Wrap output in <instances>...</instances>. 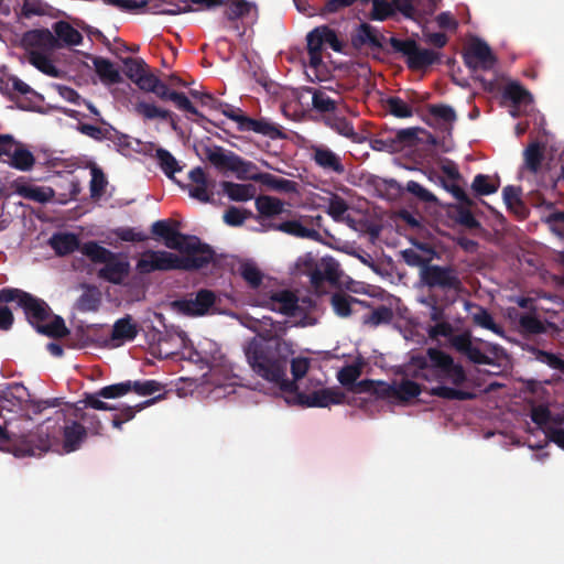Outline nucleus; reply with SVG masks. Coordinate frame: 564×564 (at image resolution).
Masks as SVG:
<instances>
[{"mask_svg": "<svg viewBox=\"0 0 564 564\" xmlns=\"http://www.w3.org/2000/svg\"><path fill=\"white\" fill-rule=\"evenodd\" d=\"M0 301H17L19 306L23 308L28 322L42 335L61 338L68 334L65 322L61 316L54 315L53 319L48 322L52 311L45 301L23 290L13 288L2 289L0 290Z\"/></svg>", "mask_w": 564, "mask_h": 564, "instance_id": "nucleus-4", "label": "nucleus"}, {"mask_svg": "<svg viewBox=\"0 0 564 564\" xmlns=\"http://www.w3.org/2000/svg\"><path fill=\"white\" fill-rule=\"evenodd\" d=\"M53 30L58 42L62 41L65 45H79L83 41V35L66 21L55 22Z\"/></svg>", "mask_w": 564, "mask_h": 564, "instance_id": "nucleus-38", "label": "nucleus"}, {"mask_svg": "<svg viewBox=\"0 0 564 564\" xmlns=\"http://www.w3.org/2000/svg\"><path fill=\"white\" fill-rule=\"evenodd\" d=\"M224 193L234 202H247L254 197L256 187L252 184H238L229 181L220 183Z\"/></svg>", "mask_w": 564, "mask_h": 564, "instance_id": "nucleus-33", "label": "nucleus"}, {"mask_svg": "<svg viewBox=\"0 0 564 564\" xmlns=\"http://www.w3.org/2000/svg\"><path fill=\"white\" fill-rule=\"evenodd\" d=\"M423 129L417 127L400 129L393 132L395 143L400 145V151L406 147H413L416 144L419 137Z\"/></svg>", "mask_w": 564, "mask_h": 564, "instance_id": "nucleus-53", "label": "nucleus"}, {"mask_svg": "<svg viewBox=\"0 0 564 564\" xmlns=\"http://www.w3.org/2000/svg\"><path fill=\"white\" fill-rule=\"evenodd\" d=\"M383 40L386 37L379 34L378 30L369 23H361L351 36V43L356 48L369 45L371 48L380 50L383 48Z\"/></svg>", "mask_w": 564, "mask_h": 564, "instance_id": "nucleus-25", "label": "nucleus"}, {"mask_svg": "<svg viewBox=\"0 0 564 564\" xmlns=\"http://www.w3.org/2000/svg\"><path fill=\"white\" fill-rule=\"evenodd\" d=\"M196 259H181V257L164 250H147L135 264V270L140 274H150L154 271L172 270H198L202 269V262Z\"/></svg>", "mask_w": 564, "mask_h": 564, "instance_id": "nucleus-7", "label": "nucleus"}, {"mask_svg": "<svg viewBox=\"0 0 564 564\" xmlns=\"http://www.w3.org/2000/svg\"><path fill=\"white\" fill-rule=\"evenodd\" d=\"M451 345L476 365H491L492 360L478 346L474 345L468 333L458 334L451 339Z\"/></svg>", "mask_w": 564, "mask_h": 564, "instance_id": "nucleus-21", "label": "nucleus"}, {"mask_svg": "<svg viewBox=\"0 0 564 564\" xmlns=\"http://www.w3.org/2000/svg\"><path fill=\"white\" fill-rule=\"evenodd\" d=\"M370 145L375 151H384L388 153L400 152V145L395 143L393 132L382 134L379 138L371 140Z\"/></svg>", "mask_w": 564, "mask_h": 564, "instance_id": "nucleus-63", "label": "nucleus"}, {"mask_svg": "<svg viewBox=\"0 0 564 564\" xmlns=\"http://www.w3.org/2000/svg\"><path fill=\"white\" fill-rule=\"evenodd\" d=\"M360 304L366 305V302L360 301L347 293L336 292L330 297V304L334 312L340 317H348L351 314V305Z\"/></svg>", "mask_w": 564, "mask_h": 564, "instance_id": "nucleus-40", "label": "nucleus"}, {"mask_svg": "<svg viewBox=\"0 0 564 564\" xmlns=\"http://www.w3.org/2000/svg\"><path fill=\"white\" fill-rule=\"evenodd\" d=\"M427 117H423V120L429 126L434 124H453L457 115L454 108L445 104H430L426 106Z\"/></svg>", "mask_w": 564, "mask_h": 564, "instance_id": "nucleus-28", "label": "nucleus"}, {"mask_svg": "<svg viewBox=\"0 0 564 564\" xmlns=\"http://www.w3.org/2000/svg\"><path fill=\"white\" fill-rule=\"evenodd\" d=\"M306 91L312 94V107L315 111L325 115H332L337 111L341 97L338 91L329 87H307Z\"/></svg>", "mask_w": 564, "mask_h": 564, "instance_id": "nucleus-19", "label": "nucleus"}, {"mask_svg": "<svg viewBox=\"0 0 564 564\" xmlns=\"http://www.w3.org/2000/svg\"><path fill=\"white\" fill-rule=\"evenodd\" d=\"M223 18L231 28L239 30L237 22L248 18L257 8L247 0H224Z\"/></svg>", "mask_w": 564, "mask_h": 564, "instance_id": "nucleus-24", "label": "nucleus"}, {"mask_svg": "<svg viewBox=\"0 0 564 564\" xmlns=\"http://www.w3.org/2000/svg\"><path fill=\"white\" fill-rule=\"evenodd\" d=\"M361 364L347 365L337 372V380L343 387L349 390L355 381H357V379L361 376Z\"/></svg>", "mask_w": 564, "mask_h": 564, "instance_id": "nucleus-51", "label": "nucleus"}, {"mask_svg": "<svg viewBox=\"0 0 564 564\" xmlns=\"http://www.w3.org/2000/svg\"><path fill=\"white\" fill-rule=\"evenodd\" d=\"M388 111L395 118H410L413 116V110L403 99L398 96H390L386 100Z\"/></svg>", "mask_w": 564, "mask_h": 564, "instance_id": "nucleus-52", "label": "nucleus"}, {"mask_svg": "<svg viewBox=\"0 0 564 564\" xmlns=\"http://www.w3.org/2000/svg\"><path fill=\"white\" fill-rule=\"evenodd\" d=\"M72 405L74 408V411L76 412V416L79 417L80 421L86 424L85 427L88 434L101 435L104 426L99 416L95 413H88L83 411V408L78 406L77 404Z\"/></svg>", "mask_w": 564, "mask_h": 564, "instance_id": "nucleus-46", "label": "nucleus"}, {"mask_svg": "<svg viewBox=\"0 0 564 564\" xmlns=\"http://www.w3.org/2000/svg\"><path fill=\"white\" fill-rule=\"evenodd\" d=\"M502 98L511 101L514 107L528 105L532 101L530 91L517 82H511L506 85L502 91Z\"/></svg>", "mask_w": 564, "mask_h": 564, "instance_id": "nucleus-41", "label": "nucleus"}, {"mask_svg": "<svg viewBox=\"0 0 564 564\" xmlns=\"http://www.w3.org/2000/svg\"><path fill=\"white\" fill-rule=\"evenodd\" d=\"M139 333L137 323L133 322L130 315H126L115 322L111 339L120 341H132Z\"/></svg>", "mask_w": 564, "mask_h": 564, "instance_id": "nucleus-31", "label": "nucleus"}, {"mask_svg": "<svg viewBox=\"0 0 564 564\" xmlns=\"http://www.w3.org/2000/svg\"><path fill=\"white\" fill-rule=\"evenodd\" d=\"M543 160V152L539 143H531L524 151V162L531 172H538Z\"/></svg>", "mask_w": 564, "mask_h": 564, "instance_id": "nucleus-58", "label": "nucleus"}, {"mask_svg": "<svg viewBox=\"0 0 564 564\" xmlns=\"http://www.w3.org/2000/svg\"><path fill=\"white\" fill-rule=\"evenodd\" d=\"M164 245L169 249L185 253L181 259H196L197 263L200 261L202 269L214 260L215 251L209 245L203 243L196 236L184 235L175 228L164 239Z\"/></svg>", "mask_w": 564, "mask_h": 564, "instance_id": "nucleus-9", "label": "nucleus"}, {"mask_svg": "<svg viewBox=\"0 0 564 564\" xmlns=\"http://www.w3.org/2000/svg\"><path fill=\"white\" fill-rule=\"evenodd\" d=\"M499 177L492 178L487 174H477L471 183V189L477 196L494 194L499 189Z\"/></svg>", "mask_w": 564, "mask_h": 564, "instance_id": "nucleus-43", "label": "nucleus"}, {"mask_svg": "<svg viewBox=\"0 0 564 564\" xmlns=\"http://www.w3.org/2000/svg\"><path fill=\"white\" fill-rule=\"evenodd\" d=\"M421 303L429 310V316L432 322H441L445 319V310L454 303H446L444 296L430 292L425 297L421 300Z\"/></svg>", "mask_w": 564, "mask_h": 564, "instance_id": "nucleus-36", "label": "nucleus"}, {"mask_svg": "<svg viewBox=\"0 0 564 564\" xmlns=\"http://www.w3.org/2000/svg\"><path fill=\"white\" fill-rule=\"evenodd\" d=\"M256 208L261 216L270 218L283 213L284 205L279 198L272 196H259L256 199Z\"/></svg>", "mask_w": 564, "mask_h": 564, "instance_id": "nucleus-44", "label": "nucleus"}, {"mask_svg": "<svg viewBox=\"0 0 564 564\" xmlns=\"http://www.w3.org/2000/svg\"><path fill=\"white\" fill-rule=\"evenodd\" d=\"M100 398L102 397L98 394V391L94 393H85L84 399L78 401L76 404L83 408V410L86 408H91L99 411H112L116 409L113 405L101 401Z\"/></svg>", "mask_w": 564, "mask_h": 564, "instance_id": "nucleus-62", "label": "nucleus"}, {"mask_svg": "<svg viewBox=\"0 0 564 564\" xmlns=\"http://www.w3.org/2000/svg\"><path fill=\"white\" fill-rule=\"evenodd\" d=\"M290 393L295 394V403L303 408H327L330 404H341L345 401V393L338 388H323L312 393H304L296 390Z\"/></svg>", "mask_w": 564, "mask_h": 564, "instance_id": "nucleus-15", "label": "nucleus"}, {"mask_svg": "<svg viewBox=\"0 0 564 564\" xmlns=\"http://www.w3.org/2000/svg\"><path fill=\"white\" fill-rule=\"evenodd\" d=\"M77 130L84 134L87 135L96 141H102L107 139H111V134H115L112 130L109 128H100L97 126H93L89 123H79L77 127Z\"/></svg>", "mask_w": 564, "mask_h": 564, "instance_id": "nucleus-61", "label": "nucleus"}, {"mask_svg": "<svg viewBox=\"0 0 564 564\" xmlns=\"http://www.w3.org/2000/svg\"><path fill=\"white\" fill-rule=\"evenodd\" d=\"M308 64L318 68L323 63V48L328 45L335 52H341L343 44L336 32L327 25H321L308 32L306 36Z\"/></svg>", "mask_w": 564, "mask_h": 564, "instance_id": "nucleus-10", "label": "nucleus"}, {"mask_svg": "<svg viewBox=\"0 0 564 564\" xmlns=\"http://www.w3.org/2000/svg\"><path fill=\"white\" fill-rule=\"evenodd\" d=\"M123 65H124V74L134 84L138 80V77H141L148 70V65L141 58H132V57L124 58Z\"/></svg>", "mask_w": 564, "mask_h": 564, "instance_id": "nucleus-56", "label": "nucleus"}, {"mask_svg": "<svg viewBox=\"0 0 564 564\" xmlns=\"http://www.w3.org/2000/svg\"><path fill=\"white\" fill-rule=\"evenodd\" d=\"M522 189L519 186L508 185L502 191L503 202L507 208L514 214L524 217L525 206L521 199Z\"/></svg>", "mask_w": 564, "mask_h": 564, "instance_id": "nucleus-42", "label": "nucleus"}, {"mask_svg": "<svg viewBox=\"0 0 564 564\" xmlns=\"http://www.w3.org/2000/svg\"><path fill=\"white\" fill-rule=\"evenodd\" d=\"M311 158L324 172L341 175L346 171L340 155L326 145H312Z\"/></svg>", "mask_w": 564, "mask_h": 564, "instance_id": "nucleus-18", "label": "nucleus"}, {"mask_svg": "<svg viewBox=\"0 0 564 564\" xmlns=\"http://www.w3.org/2000/svg\"><path fill=\"white\" fill-rule=\"evenodd\" d=\"M271 227L275 230L285 232L297 238L318 240L321 237L318 231H316L315 229L304 227L301 224V221L295 219L282 221L280 224H274Z\"/></svg>", "mask_w": 564, "mask_h": 564, "instance_id": "nucleus-32", "label": "nucleus"}, {"mask_svg": "<svg viewBox=\"0 0 564 564\" xmlns=\"http://www.w3.org/2000/svg\"><path fill=\"white\" fill-rule=\"evenodd\" d=\"M151 11L158 14L175 15L192 11L188 0H153Z\"/></svg>", "mask_w": 564, "mask_h": 564, "instance_id": "nucleus-37", "label": "nucleus"}, {"mask_svg": "<svg viewBox=\"0 0 564 564\" xmlns=\"http://www.w3.org/2000/svg\"><path fill=\"white\" fill-rule=\"evenodd\" d=\"M29 61L34 67L46 75L56 77L58 74L55 65L43 52L35 50L31 51L29 54Z\"/></svg>", "mask_w": 564, "mask_h": 564, "instance_id": "nucleus-49", "label": "nucleus"}, {"mask_svg": "<svg viewBox=\"0 0 564 564\" xmlns=\"http://www.w3.org/2000/svg\"><path fill=\"white\" fill-rule=\"evenodd\" d=\"M381 387V395L397 399L401 402H408L422 392L421 386L410 379H401L399 382L388 384L386 382H379Z\"/></svg>", "mask_w": 564, "mask_h": 564, "instance_id": "nucleus-20", "label": "nucleus"}, {"mask_svg": "<svg viewBox=\"0 0 564 564\" xmlns=\"http://www.w3.org/2000/svg\"><path fill=\"white\" fill-rule=\"evenodd\" d=\"M303 264L302 273L310 275L311 283L318 289L324 282L336 284L340 278L339 264L333 258H324L316 263L312 257L300 259L299 265Z\"/></svg>", "mask_w": 564, "mask_h": 564, "instance_id": "nucleus-11", "label": "nucleus"}, {"mask_svg": "<svg viewBox=\"0 0 564 564\" xmlns=\"http://www.w3.org/2000/svg\"><path fill=\"white\" fill-rule=\"evenodd\" d=\"M241 278L249 284L250 288L256 289L262 283L263 274L259 268L251 262H245L239 268Z\"/></svg>", "mask_w": 564, "mask_h": 564, "instance_id": "nucleus-55", "label": "nucleus"}, {"mask_svg": "<svg viewBox=\"0 0 564 564\" xmlns=\"http://www.w3.org/2000/svg\"><path fill=\"white\" fill-rule=\"evenodd\" d=\"M288 328V321H273L264 316L259 329L262 340L252 339L245 349L252 371L279 386L283 392L296 390V384L286 378L288 364L295 352L293 343L283 338Z\"/></svg>", "mask_w": 564, "mask_h": 564, "instance_id": "nucleus-1", "label": "nucleus"}, {"mask_svg": "<svg viewBox=\"0 0 564 564\" xmlns=\"http://www.w3.org/2000/svg\"><path fill=\"white\" fill-rule=\"evenodd\" d=\"M101 303V292L95 285H84V292L77 299L76 308L80 312H96Z\"/></svg>", "mask_w": 564, "mask_h": 564, "instance_id": "nucleus-35", "label": "nucleus"}, {"mask_svg": "<svg viewBox=\"0 0 564 564\" xmlns=\"http://www.w3.org/2000/svg\"><path fill=\"white\" fill-rule=\"evenodd\" d=\"M205 155L216 169L234 172L239 178H243L253 166L251 162L234 152L225 151L221 147L206 148Z\"/></svg>", "mask_w": 564, "mask_h": 564, "instance_id": "nucleus-13", "label": "nucleus"}, {"mask_svg": "<svg viewBox=\"0 0 564 564\" xmlns=\"http://www.w3.org/2000/svg\"><path fill=\"white\" fill-rule=\"evenodd\" d=\"M471 207L473 206H466L463 204L457 205L453 209L452 217L457 224L468 229H477L480 227V223L475 218V216L470 212Z\"/></svg>", "mask_w": 564, "mask_h": 564, "instance_id": "nucleus-48", "label": "nucleus"}, {"mask_svg": "<svg viewBox=\"0 0 564 564\" xmlns=\"http://www.w3.org/2000/svg\"><path fill=\"white\" fill-rule=\"evenodd\" d=\"M269 301L272 310L288 316H294L299 310V297L290 290L272 292Z\"/></svg>", "mask_w": 564, "mask_h": 564, "instance_id": "nucleus-26", "label": "nucleus"}, {"mask_svg": "<svg viewBox=\"0 0 564 564\" xmlns=\"http://www.w3.org/2000/svg\"><path fill=\"white\" fill-rule=\"evenodd\" d=\"M130 392V380L102 387L98 390V394L104 399H116L123 397Z\"/></svg>", "mask_w": 564, "mask_h": 564, "instance_id": "nucleus-64", "label": "nucleus"}, {"mask_svg": "<svg viewBox=\"0 0 564 564\" xmlns=\"http://www.w3.org/2000/svg\"><path fill=\"white\" fill-rule=\"evenodd\" d=\"M155 156L159 161L161 170L169 178H173L174 174L182 170L176 159L167 150L159 148L156 150Z\"/></svg>", "mask_w": 564, "mask_h": 564, "instance_id": "nucleus-47", "label": "nucleus"}, {"mask_svg": "<svg viewBox=\"0 0 564 564\" xmlns=\"http://www.w3.org/2000/svg\"><path fill=\"white\" fill-rule=\"evenodd\" d=\"M153 94L163 101H173L178 110L195 116V122H210L209 119H207L200 111L197 110V108L193 106L184 93L171 90L167 84L163 83L161 79L158 83Z\"/></svg>", "mask_w": 564, "mask_h": 564, "instance_id": "nucleus-16", "label": "nucleus"}, {"mask_svg": "<svg viewBox=\"0 0 564 564\" xmlns=\"http://www.w3.org/2000/svg\"><path fill=\"white\" fill-rule=\"evenodd\" d=\"M420 280L431 292L441 291L446 303H455L465 290L460 272L453 264L426 265L420 271Z\"/></svg>", "mask_w": 564, "mask_h": 564, "instance_id": "nucleus-5", "label": "nucleus"}, {"mask_svg": "<svg viewBox=\"0 0 564 564\" xmlns=\"http://www.w3.org/2000/svg\"><path fill=\"white\" fill-rule=\"evenodd\" d=\"M3 162L8 163L13 169L25 172L33 169L35 158L30 150L15 140L14 145H12L7 155V160H3Z\"/></svg>", "mask_w": 564, "mask_h": 564, "instance_id": "nucleus-27", "label": "nucleus"}, {"mask_svg": "<svg viewBox=\"0 0 564 564\" xmlns=\"http://www.w3.org/2000/svg\"><path fill=\"white\" fill-rule=\"evenodd\" d=\"M394 14V8L391 2L387 0H372V10L369 13V19L375 21H384Z\"/></svg>", "mask_w": 564, "mask_h": 564, "instance_id": "nucleus-57", "label": "nucleus"}, {"mask_svg": "<svg viewBox=\"0 0 564 564\" xmlns=\"http://www.w3.org/2000/svg\"><path fill=\"white\" fill-rule=\"evenodd\" d=\"M463 61L471 72L490 70L495 67L497 57L485 41L475 39L463 52Z\"/></svg>", "mask_w": 564, "mask_h": 564, "instance_id": "nucleus-14", "label": "nucleus"}, {"mask_svg": "<svg viewBox=\"0 0 564 564\" xmlns=\"http://www.w3.org/2000/svg\"><path fill=\"white\" fill-rule=\"evenodd\" d=\"M216 303V294L208 289H200L186 297L173 301L172 306L178 313L186 316H203Z\"/></svg>", "mask_w": 564, "mask_h": 564, "instance_id": "nucleus-12", "label": "nucleus"}, {"mask_svg": "<svg viewBox=\"0 0 564 564\" xmlns=\"http://www.w3.org/2000/svg\"><path fill=\"white\" fill-rule=\"evenodd\" d=\"M347 202L337 194H332L328 198L327 214L335 220H343L344 214L348 210Z\"/></svg>", "mask_w": 564, "mask_h": 564, "instance_id": "nucleus-60", "label": "nucleus"}, {"mask_svg": "<svg viewBox=\"0 0 564 564\" xmlns=\"http://www.w3.org/2000/svg\"><path fill=\"white\" fill-rule=\"evenodd\" d=\"M473 322L485 328L494 332L497 335H502L503 329L500 325L496 324L491 314L484 307H478V311L473 314Z\"/></svg>", "mask_w": 564, "mask_h": 564, "instance_id": "nucleus-54", "label": "nucleus"}, {"mask_svg": "<svg viewBox=\"0 0 564 564\" xmlns=\"http://www.w3.org/2000/svg\"><path fill=\"white\" fill-rule=\"evenodd\" d=\"M95 70L100 80L106 85L119 84L122 80L120 72L115 67L113 63L107 58L96 56L93 58Z\"/></svg>", "mask_w": 564, "mask_h": 564, "instance_id": "nucleus-30", "label": "nucleus"}, {"mask_svg": "<svg viewBox=\"0 0 564 564\" xmlns=\"http://www.w3.org/2000/svg\"><path fill=\"white\" fill-rule=\"evenodd\" d=\"M48 243L59 257L68 256L80 247L79 238L73 232H56Z\"/></svg>", "mask_w": 564, "mask_h": 564, "instance_id": "nucleus-29", "label": "nucleus"}, {"mask_svg": "<svg viewBox=\"0 0 564 564\" xmlns=\"http://www.w3.org/2000/svg\"><path fill=\"white\" fill-rule=\"evenodd\" d=\"M253 180L260 181L262 184L269 186L272 189L291 193L295 191L296 183L294 181L278 177L270 173H262L258 176H254Z\"/></svg>", "mask_w": 564, "mask_h": 564, "instance_id": "nucleus-45", "label": "nucleus"}, {"mask_svg": "<svg viewBox=\"0 0 564 564\" xmlns=\"http://www.w3.org/2000/svg\"><path fill=\"white\" fill-rule=\"evenodd\" d=\"M163 389V386L156 380H130V392L133 391L139 395H152Z\"/></svg>", "mask_w": 564, "mask_h": 564, "instance_id": "nucleus-59", "label": "nucleus"}, {"mask_svg": "<svg viewBox=\"0 0 564 564\" xmlns=\"http://www.w3.org/2000/svg\"><path fill=\"white\" fill-rule=\"evenodd\" d=\"M393 53L401 54L405 58L406 66L411 70H422L441 63L442 54L430 48L421 47L413 39H399L391 36L387 40Z\"/></svg>", "mask_w": 564, "mask_h": 564, "instance_id": "nucleus-8", "label": "nucleus"}, {"mask_svg": "<svg viewBox=\"0 0 564 564\" xmlns=\"http://www.w3.org/2000/svg\"><path fill=\"white\" fill-rule=\"evenodd\" d=\"M134 111L144 121H151L156 119L163 120L167 117H171V110L161 108L153 102L144 100L134 104Z\"/></svg>", "mask_w": 564, "mask_h": 564, "instance_id": "nucleus-39", "label": "nucleus"}, {"mask_svg": "<svg viewBox=\"0 0 564 564\" xmlns=\"http://www.w3.org/2000/svg\"><path fill=\"white\" fill-rule=\"evenodd\" d=\"M240 121L239 131L241 132L252 131L272 140L285 138V133L281 130L280 126L271 122L267 118L254 119L249 116H245Z\"/></svg>", "mask_w": 564, "mask_h": 564, "instance_id": "nucleus-22", "label": "nucleus"}, {"mask_svg": "<svg viewBox=\"0 0 564 564\" xmlns=\"http://www.w3.org/2000/svg\"><path fill=\"white\" fill-rule=\"evenodd\" d=\"M21 42L25 48L42 51H53L62 46L48 29L30 30L23 34Z\"/></svg>", "mask_w": 564, "mask_h": 564, "instance_id": "nucleus-23", "label": "nucleus"}, {"mask_svg": "<svg viewBox=\"0 0 564 564\" xmlns=\"http://www.w3.org/2000/svg\"><path fill=\"white\" fill-rule=\"evenodd\" d=\"M65 405L37 425L35 433L23 437V455L40 456L57 444L61 437L65 453H73L82 447L88 432L80 419L76 416L73 405L70 403Z\"/></svg>", "mask_w": 564, "mask_h": 564, "instance_id": "nucleus-3", "label": "nucleus"}, {"mask_svg": "<svg viewBox=\"0 0 564 564\" xmlns=\"http://www.w3.org/2000/svg\"><path fill=\"white\" fill-rule=\"evenodd\" d=\"M188 177L192 182V185H188V195L202 203L212 202L216 181L209 178L200 166L191 170Z\"/></svg>", "mask_w": 564, "mask_h": 564, "instance_id": "nucleus-17", "label": "nucleus"}, {"mask_svg": "<svg viewBox=\"0 0 564 564\" xmlns=\"http://www.w3.org/2000/svg\"><path fill=\"white\" fill-rule=\"evenodd\" d=\"M520 332L528 335H538L545 332L543 323L535 314H521L519 317Z\"/></svg>", "mask_w": 564, "mask_h": 564, "instance_id": "nucleus-50", "label": "nucleus"}, {"mask_svg": "<svg viewBox=\"0 0 564 564\" xmlns=\"http://www.w3.org/2000/svg\"><path fill=\"white\" fill-rule=\"evenodd\" d=\"M415 379L436 383L429 394L444 400L469 401L476 393L464 389L468 382L465 369L454 358L438 348H427L425 355H414L410 359Z\"/></svg>", "mask_w": 564, "mask_h": 564, "instance_id": "nucleus-2", "label": "nucleus"}, {"mask_svg": "<svg viewBox=\"0 0 564 564\" xmlns=\"http://www.w3.org/2000/svg\"><path fill=\"white\" fill-rule=\"evenodd\" d=\"M80 251L91 262L104 264L97 271V276L104 281L120 285L130 273V263L127 260L96 241L85 242Z\"/></svg>", "mask_w": 564, "mask_h": 564, "instance_id": "nucleus-6", "label": "nucleus"}, {"mask_svg": "<svg viewBox=\"0 0 564 564\" xmlns=\"http://www.w3.org/2000/svg\"><path fill=\"white\" fill-rule=\"evenodd\" d=\"M323 122L326 127L330 128L338 134L355 140L357 133L355 131L354 124L346 117L337 115V111L332 115H325L323 117Z\"/></svg>", "mask_w": 564, "mask_h": 564, "instance_id": "nucleus-34", "label": "nucleus"}]
</instances>
